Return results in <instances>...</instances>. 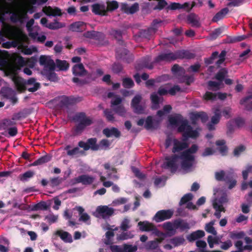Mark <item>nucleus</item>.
<instances>
[{"label":"nucleus","instance_id":"1","mask_svg":"<svg viewBox=\"0 0 252 252\" xmlns=\"http://www.w3.org/2000/svg\"><path fill=\"white\" fill-rule=\"evenodd\" d=\"M198 149L196 145H193L190 149L184 152L180 158L177 157L166 158L162 164L164 168H169L172 171L177 168L178 160L181 162V169L185 172L191 171L194 167L195 161L193 154Z\"/></svg>","mask_w":252,"mask_h":252},{"label":"nucleus","instance_id":"2","mask_svg":"<svg viewBox=\"0 0 252 252\" xmlns=\"http://www.w3.org/2000/svg\"><path fill=\"white\" fill-rule=\"evenodd\" d=\"M169 123L171 126H179L178 130L183 132L185 137H190L195 138L199 135L200 130L199 128H195L191 127L188 125L187 121L184 120L180 115L170 116L169 118Z\"/></svg>","mask_w":252,"mask_h":252},{"label":"nucleus","instance_id":"3","mask_svg":"<svg viewBox=\"0 0 252 252\" xmlns=\"http://www.w3.org/2000/svg\"><path fill=\"white\" fill-rule=\"evenodd\" d=\"M57 100L58 102L57 104V107L60 109H67L69 119L71 121L77 122L79 121V113H74L73 111L69 109V107L72 106L77 102V98L73 96H68L63 95L59 96L56 99V100Z\"/></svg>","mask_w":252,"mask_h":252},{"label":"nucleus","instance_id":"4","mask_svg":"<svg viewBox=\"0 0 252 252\" xmlns=\"http://www.w3.org/2000/svg\"><path fill=\"white\" fill-rule=\"evenodd\" d=\"M214 199L213 201L214 208L216 210L214 215L218 219L221 217L220 212H225V210L222 204L228 201L227 195L223 190L220 189H214Z\"/></svg>","mask_w":252,"mask_h":252},{"label":"nucleus","instance_id":"5","mask_svg":"<svg viewBox=\"0 0 252 252\" xmlns=\"http://www.w3.org/2000/svg\"><path fill=\"white\" fill-rule=\"evenodd\" d=\"M169 86L166 85L161 87L158 90L157 93H154L151 95V99L152 102V108L157 109L158 107V104L163 100L162 95H166L169 92Z\"/></svg>","mask_w":252,"mask_h":252},{"label":"nucleus","instance_id":"6","mask_svg":"<svg viewBox=\"0 0 252 252\" xmlns=\"http://www.w3.org/2000/svg\"><path fill=\"white\" fill-rule=\"evenodd\" d=\"M193 57V55L186 51H181L177 52L175 54L173 53L164 54L160 55L158 58L160 60L170 61L177 58H188L190 59Z\"/></svg>","mask_w":252,"mask_h":252},{"label":"nucleus","instance_id":"7","mask_svg":"<svg viewBox=\"0 0 252 252\" xmlns=\"http://www.w3.org/2000/svg\"><path fill=\"white\" fill-rule=\"evenodd\" d=\"M227 72L225 69L223 68L221 69L216 75V79L219 81V82L210 81L208 83L209 89L216 90L220 88L222 85V81L227 74Z\"/></svg>","mask_w":252,"mask_h":252},{"label":"nucleus","instance_id":"8","mask_svg":"<svg viewBox=\"0 0 252 252\" xmlns=\"http://www.w3.org/2000/svg\"><path fill=\"white\" fill-rule=\"evenodd\" d=\"M172 144L173 145V152L174 153L182 150L186 148L188 146L187 143L185 142L178 141L175 139L167 138L165 142L166 148H168Z\"/></svg>","mask_w":252,"mask_h":252},{"label":"nucleus","instance_id":"9","mask_svg":"<svg viewBox=\"0 0 252 252\" xmlns=\"http://www.w3.org/2000/svg\"><path fill=\"white\" fill-rule=\"evenodd\" d=\"M64 150L70 158H77L79 155V142H76L75 144L69 143L65 146Z\"/></svg>","mask_w":252,"mask_h":252},{"label":"nucleus","instance_id":"10","mask_svg":"<svg viewBox=\"0 0 252 252\" xmlns=\"http://www.w3.org/2000/svg\"><path fill=\"white\" fill-rule=\"evenodd\" d=\"M173 214V211L171 210H161L156 213L154 220L156 222H159L171 218Z\"/></svg>","mask_w":252,"mask_h":252},{"label":"nucleus","instance_id":"11","mask_svg":"<svg viewBox=\"0 0 252 252\" xmlns=\"http://www.w3.org/2000/svg\"><path fill=\"white\" fill-rule=\"evenodd\" d=\"M12 74L13 75L12 80L14 82L17 89L21 92H24L27 90L26 80H24L20 76H17L16 73Z\"/></svg>","mask_w":252,"mask_h":252},{"label":"nucleus","instance_id":"12","mask_svg":"<svg viewBox=\"0 0 252 252\" xmlns=\"http://www.w3.org/2000/svg\"><path fill=\"white\" fill-rule=\"evenodd\" d=\"M96 213L99 216L104 218L111 216L114 213V209L107 206H100L97 208Z\"/></svg>","mask_w":252,"mask_h":252},{"label":"nucleus","instance_id":"13","mask_svg":"<svg viewBox=\"0 0 252 252\" xmlns=\"http://www.w3.org/2000/svg\"><path fill=\"white\" fill-rule=\"evenodd\" d=\"M103 228L108 230L105 234L106 239L105 240L104 243L109 245L112 243V238L114 236V231L117 230L118 228H113L110 225L105 224L103 225Z\"/></svg>","mask_w":252,"mask_h":252},{"label":"nucleus","instance_id":"14","mask_svg":"<svg viewBox=\"0 0 252 252\" xmlns=\"http://www.w3.org/2000/svg\"><path fill=\"white\" fill-rule=\"evenodd\" d=\"M27 17V13L21 11L13 12L10 17L11 21L13 23L23 22V20Z\"/></svg>","mask_w":252,"mask_h":252},{"label":"nucleus","instance_id":"15","mask_svg":"<svg viewBox=\"0 0 252 252\" xmlns=\"http://www.w3.org/2000/svg\"><path fill=\"white\" fill-rule=\"evenodd\" d=\"M26 84L27 90L32 93L35 92L38 90L40 87V83L36 82V79L34 78H31L28 80H26Z\"/></svg>","mask_w":252,"mask_h":252},{"label":"nucleus","instance_id":"16","mask_svg":"<svg viewBox=\"0 0 252 252\" xmlns=\"http://www.w3.org/2000/svg\"><path fill=\"white\" fill-rule=\"evenodd\" d=\"M96 139L95 138L89 139L87 143L80 142V148H82L84 150H88L91 149L93 150L98 149V146L96 145Z\"/></svg>","mask_w":252,"mask_h":252},{"label":"nucleus","instance_id":"17","mask_svg":"<svg viewBox=\"0 0 252 252\" xmlns=\"http://www.w3.org/2000/svg\"><path fill=\"white\" fill-rule=\"evenodd\" d=\"M139 4L135 3L132 5H128L127 4L123 3L121 5V8L122 11L127 14H133L139 10Z\"/></svg>","mask_w":252,"mask_h":252},{"label":"nucleus","instance_id":"18","mask_svg":"<svg viewBox=\"0 0 252 252\" xmlns=\"http://www.w3.org/2000/svg\"><path fill=\"white\" fill-rule=\"evenodd\" d=\"M227 94L225 93H218L215 94L210 92H207L203 96L205 100H215L217 98L223 100L226 98Z\"/></svg>","mask_w":252,"mask_h":252},{"label":"nucleus","instance_id":"19","mask_svg":"<svg viewBox=\"0 0 252 252\" xmlns=\"http://www.w3.org/2000/svg\"><path fill=\"white\" fill-rule=\"evenodd\" d=\"M26 64V62L23 57L19 56L15 61L14 65L10 69L11 74L16 73V72L21 69V67L24 66Z\"/></svg>","mask_w":252,"mask_h":252},{"label":"nucleus","instance_id":"20","mask_svg":"<svg viewBox=\"0 0 252 252\" xmlns=\"http://www.w3.org/2000/svg\"><path fill=\"white\" fill-rule=\"evenodd\" d=\"M141 97L139 95L135 96L132 100L131 106L134 111L137 113H142L144 111V108L139 105V103L141 101Z\"/></svg>","mask_w":252,"mask_h":252},{"label":"nucleus","instance_id":"21","mask_svg":"<svg viewBox=\"0 0 252 252\" xmlns=\"http://www.w3.org/2000/svg\"><path fill=\"white\" fill-rule=\"evenodd\" d=\"M139 126H142L144 125V127L147 129H151L154 128V124L152 117L149 116L145 121L144 119H140L137 123Z\"/></svg>","mask_w":252,"mask_h":252},{"label":"nucleus","instance_id":"22","mask_svg":"<svg viewBox=\"0 0 252 252\" xmlns=\"http://www.w3.org/2000/svg\"><path fill=\"white\" fill-rule=\"evenodd\" d=\"M214 115L211 118V124H209L208 126V128L210 130H212L214 129L212 124L215 125L218 124L220 119L221 112L220 111V110L219 108L214 109Z\"/></svg>","mask_w":252,"mask_h":252},{"label":"nucleus","instance_id":"23","mask_svg":"<svg viewBox=\"0 0 252 252\" xmlns=\"http://www.w3.org/2000/svg\"><path fill=\"white\" fill-rule=\"evenodd\" d=\"M92 123V119L87 117L84 113H80V130Z\"/></svg>","mask_w":252,"mask_h":252},{"label":"nucleus","instance_id":"24","mask_svg":"<svg viewBox=\"0 0 252 252\" xmlns=\"http://www.w3.org/2000/svg\"><path fill=\"white\" fill-rule=\"evenodd\" d=\"M71 61L73 63H77L72 68V72L75 76H77L79 75V57L76 56L73 57ZM72 81L75 83H78L79 82V77H73L72 78Z\"/></svg>","mask_w":252,"mask_h":252},{"label":"nucleus","instance_id":"25","mask_svg":"<svg viewBox=\"0 0 252 252\" xmlns=\"http://www.w3.org/2000/svg\"><path fill=\"white\" fill-rule=\"evenodd\" d=\"M42 74L47 80L52 82H57L58 81V77L54 70L43 69Z\"/></svg>","mask_w":252,"mask_h":252},{"label":"nucleus","instance_id":"26","mask_svg":"<svg viewBox=\"0 0 252 252\" xmlns=\"http://www.w3.org/2000/svg\"><path fill=\"white\" fill-rule=\"evenodd\" d=\"M162 226L163 228L167 232V235H171L175 233L176 226L174 223L170 222H166L162 224Z\"/></svg>","mask_w":252,"mask_h":252},{"label":"nucleus","instance_id":"27","mask_svg":"<svg viewBox=\"0 0 252 252\" xmlns=\"http://www.w3.org/2000/svg\"><path fill=\"white\" fill-rule=\"evenodd\" d=\"M205 236V232L203 230H198L193 232L187 237V240L192 242Z\"/></svg>","mask_w":252,"mask_h":252},{"label":"nucleus","instance_id":"28","mask_svg":"<svg viewBox=\"0 0 252 252\" xmlns=\"http://www.w3.org/2000/svg\"><path fill=\"white\" fill-rule=\"evenodd\" d=\"M55 234L60 236L61 239L66 243H71L72 242V238L71 234L66 231L63 230H58Z\"/></svg>","mask_w":252,"mask_h":252},{"label":"nucleus","instance_id":"29","mask_svg":"<svg viewBox=\"0 0 252 252\" xmlns=\"http://www.w3.org/2000/svg\"><path fill=\"white\" fill-rule=\"evenodd\" d=\"M92 7L93 12L95 14L104 15L107 12L106 8L104 4H94Z\"/></svg>","mask_w":252,"mask_h":252},{"label":"nucleus","instance_id":"30","mask_svg":"<svg viewBox=\"0 0 252 252\" xmlns=\"http://www.w3.org/2000/svg\"><path fill=\"white\" fill-rule=\"evenodd\" d=\"M79 121L76 122V124L75 126L73 127L70 131V133L69 136V139L70 141H76L78 142V136L79 135Z\"/></svg>","mask_w":252,"mask_h":252},{"label":"nucleus","instance_id":"31","mask_svg":"<svg viewBox=\"0 0 252 252\" xmlns=\"http://www.w3.org/2000/svg\"><path fill=\"white\" fill-rule=\"evenodd\" d=\"M16 125V123L11 119H5L2 120L0 122V130H6L12 126Z\"/></svg>","mask_w":252,"mask_h":252},{"label":"nucleus","instance_id":"32","mask_svg":"<svg viewBox=\"0 0 252 252\" xmlns=\"http://www.w3.org/2000/svg\"><path fill=\"white\" fill-rule=\"evenodd\" d=\"M52 156L47 154L41 157L40 158L34 161L31 164V166H37L46 163L51 160Z\"/></svg>","mask_w":252,"mask_h":252},{"label":"nucleus","instance_id":"33","mask_svg":"<svg viewBox=\"0 0 252 252\" xmlns=\"http://www.w3.org/2000/svg\"><path fill=\"white\" fill-rule=\"evenodd\" d=\"M103 133L108 137L113 136L117 137L120 135V132L117 128L114 127L105 128L103 130Z\"/></svg>","mask_w":252,"mask_h":252},{"label":"nucleus","instance_id":"34","mask_svg":"<svg viewBox=\"0 0 252 252\" xmlns=\"http://www.w3.org/2000/svg\"><path fill=\"white\" fill-rule=\"evenodd\" d=\"M139 229L142 231H151L154 225L147 221H140L138 223Z\"/></svg>","mask_w":252,"mask_h":252},{"label":"nucleus","instance_id":"35","mask_svg":"<svg viewBox=\"0 0 252 252\" xmlns=\"http://www.w3.org/2000/svg\"><path fill=\"white\" fill-rule=\"evenodd\" d=\"M49 208V205L45 201H41L32 207L31 210L32 211H37L38 210L45 211Z\"/></svg>","mask_w":252,"mask_h":252},{"label":"nucleus","instance_id":"36","mask_svg":"<svg viewBox=\"0 0 252 252\" xmlns=\"http://www.w3.org/2000/svg\"><path fill=\"white\" fill-rule=\"evenodd\" d=\"M228 9L225 8L218 12L213 17L212 21L215 22H217L220 20L223 19L225 16L227 14Z\"/></svg>","mask_w":252,"mask_h":252},{"label":"nucleus","instance_id":"37","mask_svg":"<svg viewBox=\"0 0 252 252\" xmlns=\"http://www.w3.org/2000/svg\"><path fill=\"white\" fill-rule=\"evenodd\" d=\"M134 234L132 232H122L120 234L117 235V240L118 241H123L129 239H131L133 237Z\"/></svg>","mask_w":252,"mask_h":252},{"label":"nucleus","instance_id":"38","mask_svg":"<svg viewBox=\"0 0 252 252\" xmlns=\"http://www.w3.org/2000/svg\"><path fill=\"white\" fill-rule=\"evenodd\" d=\"M64 180H65V178H62L60 177L52 178L50 179L49 185L50 187L54 188L59 186Z\"/></svg>","mask_w":252,"mask_h":252},{"label":"nucleus","instance_id":"39","mask_svg":"<svg viewBox=\"0 0 252 252\" xmlns=\"http://www.w3.org/2000/svg\"><path fill=\"white\" fill-rule=\"evenodd\" d=\"M80 221H82L87 224H90L91 221L90 216L87 213H85L84 209L80 207Z\"/></svg>","mask_w":252,"mask_h":252},{"label":"nucleus","instance_id":"40","mask_svg":"<svg viewBox=\"0 0 252 252\" xmlns=\"http://www.w3.org/2000/svg\"><path fill=\"white\" fill-rule=\"evenodd\" d=\"M94 180V178L87 175L80 176V183L84 185H90Z\"/></svg>","mask_w":252,"mask_h":252},{"label":"nucleus","instance_id":"41","mask_svg":"<svg viewBox=\"0 0 252 252\" xmlns=\"http://www.w3.org/2000/svg\"><path fill=\"white\" fill-rule=\"evenodd\" d=\"M151 231H152V233L155 236L158 237V238L156 240L159 241V242H161L162 241H163L166 237V234L165 233L159 231L158 229H157L155 225Z\"/></svg>","mask_w":252,"mask_h":252},{"label":"nucleus","instance_id":"42","mask_svg":"<svg viewBox=\"0 0 252 252\" xmlns=\"http://www.w3.org/2000/svg\"><path fill=\"white\" fill-rule=\"evenodd\" d=\"M56 65L61 70L65 71L69 68V63L65 60H56Z\"/></svg>","mask_w":252,"mask_h":252},{"label":"nucleus","instance_id":"43","mask_svg":"<svg viewBox=\"0 0 252 252\" xmlns=\"http://www.w3.org/2000/svg\"><path fill=\"white\" fill-rule=\"evenodd\" d=\"M215 223V220H212L207 223L205 226V229L208 233H211L216 236L217 234V232L214 227Z\"/></svg>","mask_w":252,"mask_h":252},{"label":"nucleus","instance_id":"44","mask_svg":"<svg viewBox=\"0 0 252 252\" xmlns=\"http://www.w3.org/2000/svg\"><path fill=\"white\" fill-rule=\"evenodd\" d=\"M223 140H219L217 141L216 145L218 147V150L222 155H224L227 152V149L224 145Z\"/></svg>","mask_w":252,"mask_h":252},{"label":"nucleus","instance_id":"45","mask_svg":"<svg viewBox=\"0 0 252 252\" xmlns=\"http://www.w3.org/2000/svg\"><path fill=\"white\" fill-rule=\"evenodd\" d=\"M172 108L170 105H165L162 110H159L157 113L158 116L161 119L162 118L167 115L171 111Z\"/></svg>","mask_w":252,"mask_h":252},{"label":"nucleus","instance_id":"46","mask_svg":"<svg viewBox=\"0 0 252 252\" xmlns=\"http://www.w3.org/2000/svg\"><path fill=\"white\" fill-rule=\"evenodd\" d=\"M63 27L64 24L58 22L56 20L54 22L48 23V26H46V28L51 30H57Z\"/></svg>","mask_w":252,"mask_h":252},{"label":"nucleus","instance_id":"47","mask_svg":"<svg viewBox=\"0 0 252 252\" xmlns=\"http://www.w3.org/2000/svg\"><path fill=\"white\" fill-rule=\"evenodd\" d=\"M34 174V172L29 170L22 174H20L19 175V178L21 181L24 182L27 181L28 179L32 178Z\"/></svg>","mask_w":252,"mask_h":252},{"label":"nucleus","instance_id":"48","mask_svg":"<svg viewBox=\"0 0 252 252\" xmlns=\"http://www.w3.org/2000/svg\"><path fill=\"white\" fill-rule=\"evenodd\" d=\"M192 116L196 119L197 122L201 121L202 122H205L208 119L207 114L203 112L195 113L193 114Z\"/></svg>","mask_w":252,"mask_h":252},{"label":"nucleus","instance_id":"49","mask_svg":"<svg viewBox=\"0 0 252 252\" xmlns=\"http://www.w3.org/2000/svg\"><path fill=\"white\" fill-rule=\"evenodd\" d=\"M137 250V247L135 245L133 246L128 244L123 245L122 252H136Z\"/></svg>","mask_w":252,"mask_h":252},{"label":"nucleus","instance_id":"50","mask_svg":"<svg viewBox=\"0 0 252 252\" xmlns=\"http://www.w3.org/2000/svg\"><path fill=\"white\" fill-rule=\"evenodd\" d=\"M252 173V165L248 164L246 167L245 169H244L242 172V176L244 180H246L248 178L249 174Z\"/></svg>","mask_w":252,"mask_h":252},{"label":"nucleus","instance_id":"51","mask_svg":"<svg viewBox=\"0 0 252 252\" xmlns=\"http://www.w3.org/2000/svg\"><path fill=\"white\" fill-rule=\"evenodd\" d=\"M185 239L183 237L174 238L170 240L171 244L173 247L179 246L184 243Z\"/></svg>","mask_w":252,"mask_h":252},{"label":"nucleus","instance_id":"52","mask_svg":"<svg viewBox=\"0 0 252 252\" xmlns=\"http://www.w3.org/2000/svg\"><path fill=\"white\" fill-rule=\"evenodd\" d=\"M119 6V4L117 1L115 0H112L110 1H108L107 2V10H114L118 8Z\"/></svg>","mask_w":252,"mask_h":252},{"label":"nucleus","instance_id":"53","mask_svg":"<svg viewBox=\"0 0 252 252\" xmlns=\"http://www.w3.org/2000/svg\"><path fill=\"white\" fill-rule=\"evenodd\" d=\"M160 242H159V241L155 240L154 241H152L149 242L147 244V248L148 249L150 250H154L156 249L158 247V244Z\"/></svg>","mask_w":252,"mask_h":252},{"label":"nucleus","instance_id":"54","mask_svg":"<svg viewBox=\"0 0 252 252\" xmlns=\"http://www.w3.org/2000/svg\"><path fill=\"white\" fill-rule=\"evenodd\" d=\"M123 85L125 88H129L133 86L134 83L130 78H126L123 79Z\"/></svg>","mask_w":252,"mask_h":252},{"label":"nucleus","instance_id":"55","mask_svg":"<svg viewBox=\"0 0 252 252\" xmlns=\"http://www.w3.org/2000/svg\"><path fill=\"white\" fill-rule=\"evenodd\" d=\"M130 220L127 219H125L121 224V228L123 230H126L130 227Z\"/></svg>","mask_w":252,"mask_h":252},{"label":"nucleus","instance_id":"56","mask_svg":"<svg viewBox=\"0 0 252 252\" xmlns=\"http://www.w3.org/2000/svg\"><path fill=\"white\" fill-rule=\"evenodd\" d=\"M104 115L108 121L110 122L114 121V117L112 111L108 109L105 110L104 111Z\"/></svg>","mask_w":252,"mask_h":252},{"label":"nucleus","instance_id":"57","mask_svg":"<svg viewBox=\"0 0 252 252\" xmlns=\"http://www.w3.org/2000/svg\"><path fill=\"white\" fill-rule=\"evenodd\" d=\"M207 241L209 247L211 248H213L214 247V244L218 243V239L216 237L209 236L207 238Z\"/></svg>","mask_w":252,"mask_h":252},{"label":"nucleus","instance_id":"58","mask_svg":"<svg viewBox=\"0 0 252 252\" xmlns=\"http://www.w3.org/2000/svg\"><path fill=\"white\" fill-rule=\"evenodd\" d=\"M55 67L56 64L54 61L51 59L48 63H47V64H46V65L44 66L43 69H46L47 70H48V69L50 70H55Z\"/></svg>","mask_w":252,"mask_h":252},{"label":"nucleus","instance_id":"59","mask_svg":"<svg viewBox=\"0 0 252 252\" xmlns=\"http://www.w3.org/2000/svg\"><path fill=\"white\" fill-rule=\"evenodd\" d=\"M51 60V59L49 57L41 55L39 58V63L44 66Z\"/></svg>","mask_w":252,"mask_h":252},{"label":"nucleus","instance_id":"60","mask_svg":"<svg viewBox=\"0 0 252 252\" xmlns=\"http://www.w3.org/2000/svg\"><path fill=\"white\" fill-rule=\"evenodd\" d=\"M127 202V199L124 197L117 198L112 202L113 206H118L126 203Z\"/></svg>","mask_w":252,"mask_h":252},{"label":"nucleus","instance_id":"61","mask_svg":"<svg viewBox=\"0 0 252 252\" xmlns=\"http://www.w3.org/2000/svg\"><path fill=\"white\" fill-rule=\"evenodd\" d=\"M114 110L120 116H124L126 112V109L123 105H119L116 108H114Z\"/></svg>","mask_w":252,"mask_h":252},{"label":"nucleus","instance_id":"62","mask_svg":"<svg viewBox=\"0 0 252 252\" xmlns=\"http://www.w3.org/2000/svg\"><path fill=\"white\" fill-rule=\"evenodd\" d=\"M122 101V99L120 96H114L111 101V107L114 108V106L120 104Z\"/></svg>","mask_w":252,"mask_h":252},{"label":"nucleus","instance_id":"63","mask_svg":"<svg viewBox=\"0 0 252 252\" xmlns=\"http://www.w3.org/2000/svg\"><path fill=\"white\" fill-rule=\"evenodd\" d=\"M6 131H7L8 134L10 136L14 137L18 133V129L16 126H11Z\"/></svg>","mask_w":252,"mask_h":252},{"label":"nucleus","instance_id":"64","mask_svg":"<svg viewBox=\"0 0 252 252\" xmlns=\"http://www.w3.org/2000/svg\"><path fill=\"white\" fill-rule=\"evenodd\" d=\"M249 188H252V179L249 182L244 181L241 184L242 190H246Z\"/></svg>","mask_w":252,"mask_h":252}]
</instances>
